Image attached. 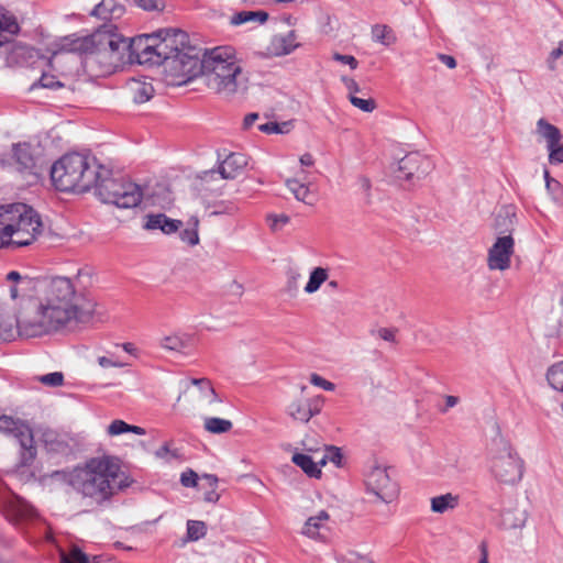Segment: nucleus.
<instances>
[{
    "label": "nucleus",
    "mask_w": 563,
    "mask_h": 563,
    "mask_svg": "<svg viewBox=\"0 0 563 563\" xmlns=\"http://www.w3.org/2000/svg\"><path fill=\"white\" fill-rule=\"evenodd\" d=\"M189 36L179 29H163L152 34L128 38L107 23L87 36L75 34L63 38L62 48L85 55L89 64H98L103 73H112L125 62L163 66L175 84H180V67L188 55Z\"/></svg>",
    "instance_id": "nucleus-1"
},
{
    "label": "nucleus",
    "mask_w": 563,
    "mask_h": 563,
    "mask_svg": "<svg viewBox=\"0 0 563 563\" xmlns=\"http://www.w3.org/2000/svg\"><path fill=\"white\" fill-rule=\"evenodd\" d=\"M33 317L16 319L20 329L31 328L32 334L53 332L73 324L88 323L96 312V301L78 290L75 282L65 276L37 279V297L31 301Z\"/></svg>",
    "instance_id": "nucleus-2"
},
{
    "label": "nucleus",
    "mask_w": 563,
    "mask_h": 563,
    "mask_svg": "<svg viewBox=\"0 0 563 563\" xmlns=\"http://www.w3.org/2000/svg\"><path fill=\"white\" fill-rule=\"evenodd\" d=\"M185 59L180 84L201 75L209 89L224 97L246 89L247 79L231 47H216L202 54L201 48L190 45Z\"/></svg>",
    "instance_id": "nucleus-3"
},
{
    "label": "nucleus",
    "mask_w": 563,
    "mask_h": 563,
    "mask_svg": "<svg viewBox=\"0 0 563 563\" xmlns=\"http://www.w3.org/2000/svg\"><path fill=\"white\" fill-rule=\"evenodd\" d=\"M120 466L110 456L89 460L84 467L75 468L68 475V484L84 497L97 504L109 500L117 492Z\"/></svg>",
    "instance_id": "nucleus-4"
},
{
    "label": "nucleus",
    "mask_w": 563,
    "mask_h": 563,
    "mask_svg": "<svg viewBox=\"0 0 563 563\" xmlns=\"http://www.w3.org/2000/svg\"><path fill=\"white\" fill-rule=\"evenodd\" d=\"M102 173H106V167L98 164L95 157L70 153L53 164L51 178L60 191L84 192L96 185Z\"/></svg>",
    "instance_id": "nucleus-5"
},
{
    "label": "nucleus",
    "mask_w": 563,
    "mask_h": 563,
    "mask_svg": "<svg viewBox=\"0 0 563 563\" xmlns=\"http://www.w3.org/2000/svg\"><path fill=\"white\" fill-rule=\"evenodd\" d=\"M489 470L494 478L505 485H515L523 476V460L499 433L493 439L489 449Z\"/></svg>",
    "instance_id": "nucleus-6"
},
{
    "label": "nucleus",
    "mask_w": 563,
    "mask_h": 563,
    "mask_svg": "<svg viewBox=\"0 0 563 563\" xmlns=\"http://www.w3.org/2000/svg\"><path fill=\"white\" fill-rule=\"evenodd\" d=\"M97 197L104 203H111L118 208L129 209L137 207L143 198L141 187L122 176H113L106 168L93 185Z\"/></svg>",
    "instance_id": "nucleus-7"
},
{
    "label": "nucleus",
    "mask_w": 563,
    "mask_h": 563,
    "mask_svg": "<svg viewBox=\"0 0 563 563\" xmlns=\"http://www.w3.org/2000/svg\"><path fill=\"white\" fill-rule=\"evenodd\" d=\"M365 489L374 496L373 501L391 503L399 495L398 483L391 478L388 467L372 465L364 475Z\"/></svg>",
    "instance_id": "nucleus-8"
},
{
    "label": "nucleus",
    "mask_w": 563,
    "mask_h": 563,
    "mask_svg": "<svg viewBox=\"0 0 563 563\" xmlns=\"http://www.w3.org/2000/svg\"><path fill=\"white\" fill-rule=\"evenodd\" d=\"M0 432L16 439L20 445V466H27L34 461L36 449L32 430L27 424L9 416H0Z\"/></svg>",
    "instance_id": "nucleus-9"
},
{
    "label": "nucleus",
    "mask_w": 563,
    "mask_h": 563,
    "mask_svg": "<svg viewBox=\"0 0 563 563\" xmlns=\"http://www.w3.org/2000/svg\"><path fill=\"white\" fill-rule=\"evenodd\" d=\"M13 224L14 230L41 232L42 221L33 208L25 203H12L0 207V222Z\"/></svg>",
    "instance_id": "nucleus-10"
},
{
    "label": "nucleus",
    "mask_w": 563,
    "mask_h": 563,
    "mask_svg": "<svg viewBox=\"0 0 563 563\" xmlns=\"http://www.w3.org/2000/svg\"><path fill=\"white\" fill-rule=\"evenodd\" d=\"M432 168L431 161L422 156L418 152H412L404 156L398 162V175L399 179L408 181L422 179Z\"/></svg>",
    "instance_id": "nucleus-11"
},
{
    "label": "nucleus",
    "mask_w": 563,
    "mask_h": 563,
    "mask_svg": "<svg viewBox=\"0 0 563 563\" xmlns=\"http://www.w3.org/2000/svg\"><path fill=\"white\" fill-rule=\"evenodd\" d=\"M515 250V240L508 235L498 236L488 250L487 265L489 269L506 271L510 267V258Z\"/></svg>",
    "instance_id": "nucleus-12"
},
{
    "label": "nucleus",
    "mask_w": 563,
    "mask_h": 563,
    "mask_svg": "<svg viewBox=\"0 0 563 563\" xmlns=\"http://www.w3.org/2000/svg\"><path fill=\"white\" fill-rule=\"evenodd\" d=\"M324 398L316 396L312 398H300L289 404L287 413L296 421L307 423L312 417L322 410Z\"/></svg>",
    "instance_id": "nucleus-13"
},
{
    "label": "nucleus",
    "mask_w": 563,
    "mask_h": 563,
    "mask_svg": "<svg viewBox=\"0 0 563 563\" xmlns=\"http://www.w3.org/2000/svg\"><path fill=\"white\" fill-rule=\"evenodd\" d=\"M41 232L14 230L13 224L0 222V249L9 245H30Z\"/></svg>",
    "instance_id": "nucleus-14"
},
{
    "label": "nucleus",
    "mask_w": 563,
    "mask_h": 563,
    "mask_svg": "<svg viewBox=\"0 0 563 563\" xmlns=\"http://www.w3.org/2000/svg\"><path fill=\"white\" fill-rule=\"evenodd\" d=\"M247 156L242 153H231L219 166V173L223 179H234L242 174L247 165Z\"/></svg>",
    "instance_id": "nucleus-15"
},
{
    "label": "nucleus",
    "mask_w": 563,
    "mask_h": 563,
    "mask_svg": "<svg viewBox=\"0 0 563 563\" xmlns=\"http://www.w3.org/2000/svg\"><path fill=\"white\" fill-rule=\"evenodd\" d=\"M183 227L180 220L170 219L164 213L148 214L144 229L146 230H161L165 234L177 232Z\"/></svg>",
    "instance_id": "nucleus-16"
},
{
    "label": "nucleus",
    "mask_w": 563,
    "mask_h": 563,
    "mask_svg": "<svg viewBox=\"0 0 563 563\" xmlns=\"http://www.w3.org/2000/svg\"><path fill=\"white\" fill-rule=\"evenodd\" d=\"M124 7L115 0H102L91 11V15L102 20L120 19L124 14Z\"/></svg>",
    "instance_id": "nucleus-17"
},
{
    "label": "nucleus",
    "mask_w": 563,
    "mask_h": 563,
    "mask_svg": "<svg viewBox=\"0 0 563 563\" xmlns=\"http://www.w3.org/2000/svg\"><path fill=\"white\" fill-rule=\"evenodd\" d=\"M42 441L47 451L55 453H66L69 450L68 438L66 434H59L54 430H45L42 433Z\"/></svg>",
    "instance_id": "nucleus-18"
},
{
    "label": "nucleus",
    "mask_w": 563,
    "mask_h": 563,
    "mask_svg": "<svg viewBox=\"0 0 563 563\" xmlns=\"http://www.w3.org/2000/svg\"><path fill=\"white\" fill-rule=\"evenodd\" d=\"M188 384L196 387L198 397L206 404L212 405L222 401L208 378H191Z\"/></svg>",
    "instance_id": "nucleus-19"
},
{
    "label": "nucleus",
    "mask_w": 563,
    "mask_h": 563,
    "mask_svg": "<svg viewBox=\"0 0 563 563\" xmlns=\"http://www.w3.org/2000/svg\"><path fill=\"white\" fill-rule=\"evenodd\" d=\"M500 525L505 529H520L526 525L527 514L517 507L506 509L500 515Z\"/></svg>",
    "instance_id": "nucleus-20"
},
{
    "label": "nucleus",
    "mask_w": 563,
    "mask_h": 563,
    "mask_svg": "<svg viewBox=\"0 0 563 563\" xmlns=\"http://www.w3.org/2000/svg\"><path fill=\"white\" fill-rule=\"evenodd\" d=\"M298 45L299 43L295 31L275 35L273 38V46L278 55H287L298 47Z\"/></svg>",
    "instance_id": "nucleus-21"
},
{
    "label": "nucleus",
    "mask_w": 563,
    "mask_h": 563,
    "mask_svg": "<svg viewBox=\"0 0 563 563\" xmlns=\"http://www.w3.org/2000/svg\"><path fill=\"white\" fill-rule=\"evenodd\" d=\"M537 132L545 140L548 148L558 145L562 137L560 130L543 118L537 122Z\"/></svg>",
    "instance_id": "nucleus-22"
},
{
    "label": "nucleus",
    "mask_w": 563,
    "mask_h": 563,
    "mask_svg": "<svg viewBox=\"0 0 563 563\" xmlns=\"http://www.w3.org/2000/svg\"><path fill=\"white\" fill-rule=\"evenodd\" d=\"M191 339L187 334H170L161 339L159 345L168 351L185 352L190 347Z\"/></svg>",
    "instance_id": "nucleus-23"
},
{
    "label": "nucleus",
    "mask_w": 563,
    "mask_h": 563,
    "mask_svg": "<svg viewBox=\"0 0 563 563\" xmlns=\"http://www.w3.org/2000/svg\"><path fill=\"white\" fill-rule=\"evenodd\" d=\"M132 99L135 103H144L154 95V87L150 82L133 79L129 84Z\"/></svg>",
    "instance_id": "nucleus-24"
},
{
    "label": "nucleus",
    "mask_w": 563,
    "mask_h": 563,
    "mask_svg": "<svg viewBox=\"0 0 563 563\" xmlns=\"http://www.w3.org/2000/svg\"><path fill=\"white\" fill-rule=\"evenodd\" d=\"M37 297V279H22L21 283L13 284L10 287V297L18 298H32Z\"/></svg>",
    "instance_id": "nucleus-25"
},
{
    "label": "nucleus",
    "mask_w": 563,
    "mask_h": 563,
    "mask_svg": "<svg viewBox=\"0 0 563 563\" xmlns=\"http://www.w3.org/2000/svg\"><path fill=\"white\" fill-rule=\"evenodd\" d=\"M12 151L15 163L20 169H31L34 167V158L29 144H14Z\"/></svg>",
    "instance_id": "nucleus-26"
},
{
    "label": "nucleus",
    "mask_w": 563,
    "mask_h": 563,
    "mask_svg": "<svg viewBox=\"0 0 563 563\" xmlns=\"http://www.w3.org/2000/svg\"><path fill=\"white\" fill-rule=\"evenodd\" d=\"M287 188L294 194L297 200L302 201L309 206L314 205L316 196L311 194L309 187L297 179H287Z\"/></svg>",
    "instance_id": "nucleus-27"
},
{
    "label": "nucleus",
    "mask_w": 563,
    "mask_h": 563,
    "mask_svg": "<svg viewBox=\"0 0 563 563\" xmlns=\"http://www.w3.org/2000/svg\"><path fill=\"white\" fill-rule=\"evenodd\" d=\"M459 496L451 493L431 498V510L437 514H444L448 510L456 508Z\"/></svg>",
    "instance_id": "nucleus-28"
},
{
    "label": "nucleus",
    "mask_w": 563,
    "mask_h": 563,
    "mask_svg": "<svg viewBox=\"0 0 563 563\" xmlns=\"http://www.w3.org/2000/svg\"><path fill=\"white\" fill-rule=\"evenodd\" d=\"M19 30V24L14 18L7 16L0 12V47L9 43Z\"/></svg>",
    "instance_id": "nucleus-29"
},
{
    "label": "nucleus",
    "mask_w": 563,
    "mask_h": 563,
    "mask_svg": "<svg viewBox=\"0 0 563 563\" xmlns=\"http://www.w3.org/2000/svg\"><path fill=\"white\" fill-rule=\"evenodd\" d=\"M328 519L329 514L324 510L319 511L317 516L308 518L302 528V534L311 539H318L320 537L319 530L321 525Z\"/></svg>",
    "instance_id": "nucleus-30"
},
{
    "label": "nucleus",
    "mask_w": 563,
    "mask_h": 563,
    "mask_svg": "<svg viewBox=\"0 0 563 563\" xmlns=\"http://www.w3.org/2000/svg\"><path fill=\"white\" fill-rule=\"evenodd\" d=\"M291 461L299 466L308 476L310 477H320L321 470L318 464L313 462L311 456L302 453H295L291 457Z\"/></svg>",
    "instance_id": "nucleus-31"
},
{
    "label": "nucleus",
    "mask_w": 563,
    "mask_h": 563,
    "mask_svg": "<svg viewBox=\"0 0 563 563\" xmlns=\"http://www.w3.org/2000/svg\"><path fill=\"white\" fill-rule=\"evenodd\" d=\"M268 19V13L265 11H241L232 16V24L241 25L247 22L264 23Z\"/></svg>",
    "instance_id": "nucleus-32"
},
{
    "label": "nucleus",
    "mask_w": 563,
    "mask_h": 563,
    "mask_svg": "<svg viewBox=\"0 0 563 563\" xmlns=\"http://www.w3.org/2000/svg\"><path fill=\"white\" fill-rule=\"evenodd\" d=\"M232 422L228 419L207 417L203 420L205 430L212 434L227 433L232 429Z\"/></svg>",
    "instance_id": "nucleus-33"
},
{
    "label": "nucleus",
    "mask_w": 563,
    "mask_h": 563,
    "mask_svg": "<svg viewBox=\"0 0 563 563\" xmlns=\"http://www.w3.org/2000/svg\"><path fill=\"white\" fill-rule=\"evenodd\" d=\"M198 227H199L198 218L191 217L187 221L186 228L184 230H181L179 233L180 240L190 246L197 245L199 243Z\"/></svg>",
    "instance_id": "nucleus-34"
},
{
    "label": "nucleus",
    "mask_w": 563,
    "mask_h": 563,
    "mask_svg": "<svg viewBox=\"0 0 563 563\" xmlns=\"http://www.w3.org/2000/svg\"><path fill=\"white\" fill-rule=\"evenodd\" d=\"M372 37L385 46H390L396 42V35L391 27L385 24H376L372 27Z\"/></svg>",
    "instance_id": "nucleus-35"
},
{
    "label": "nucleus",
    "mask_w": 563,
    "mask_h": 563,
    "mask_svg": "<svg viewBox=\"0 0 563 563\" xmlns=\"http://www.w3.org/2000/svg\"><path fill=\"white\" fill-rule=\"evenodd\" d=\"M200 481L205 483L202 487L206 486L208 488L203 494V500L207 503H217L220 498V495L216 490L219 482L218 477L213 474H203Z\"/></svg>",
    "instance_id": "nucleus-36"
},
{
    "label": "nucleus",
    "mask_w": 563,
    "mask_h": 563,
    "mask_svg": "<svg viewBox=\"0 0 563 563\" xmlns=\"http://www.w3.org/2000/svg\"><path fill=\"white\" fill-rule=\"evenodd\" d=\"M547 379L553 389L563 393V361L549 367Z\"/></svg>",
    "instance_id": "nucleus-37"
},
{
    "label": "nucleus",
    "mask_w": 563,
    "mask_h": 563,
    "mask_svg": "<svg viewBox=\"0 0 563 563\" xmlns=\"http://www.w3.org/2000/svg\"><path fill=\"white\" fill-rule=\"evenodd\" d=\"M328 272L322 267H316L309 276V280L305 287V291L308 294L316 292L320 286L327 280Z\"/></svg>",
    "instance_id": "nucleus-38"
},
{
    "label": "nucleus",
    "mask_w": 563,
    "mask_h": 563,
    "mask_svg": "<svg viewBox=\"0 0 563 563\" xmlns=\"http://www.w3.org/2000/svg\"><path fill=\"white\" fill-rule=\"evenodd\" d=\"M207 533V525L200 520L187 521V539L189 541H198Z\"/></svg>",
    "instance_id": "nucleus-39"
},
{
    "label": "nucleus",
    "mask_w": 563,
    "mask_h": 563,
    "mask_svg": "<svg viewBox=\"0 0 563 563\" xmlns=\"http://www.w3.org/2000/svg\"><path fill=\"white\" fill-rule=\"evenodd\" d=\"M62 563H89V556L78 547H73L68 553L62 554Z\"/></svg>",
    "instance_id": "nucleus-40"
},
{
    "label": "nucleus",
    "mask_w": 563,
    "mask_h": 563,
    "mask_svg": "<svg viewBox=\"0 0 563 563\" xmlns=\"http://www.w3.org/2000/svg\"><path fill=\"white\" fill-rule=\"evenodd\" d=\"M290 126H291L290 122H283V123L266 122V123L260 124L257 126V129L261 132L267 133V134H272V133L284 134V133H288L290 131Z\"/></svg>",
    "instance_id": "nucleus-41"
},
{
    "label": "nucleus",
    "mask_w": 563,
    "mask_h": 563,
    "mask_svg": "<svg viewBox=\"0 0 563 563\" xmlns=\"http://www.w3.org/2000/svg\"><path fill=\"white\" fill-rule=\"evenodd\" d=\"M516 214L510 207L505 208L500 211L496 218V228L499 229L501 227L506 228V231L512 229L515 223Z\"/></svg>",
    "instance_id": "nucleus-42"
},
{
    "label": "nucleus",
    "mask_w": 563,
    "mask_h": 563,
    "mask_svg": "<svg viewBox=\"0 0 563 563\" xmlns=\"http://www.w3.org/2000/svg\"><path fill=\"white\" fill-rule=\"evenodd\" d=\"M349 100L354 107L358 108L360 110H362L364 112H372L376 108L375 100L371 99V98L363 99V98L356 97L355 95H349Z\"/></svg>",
    "instance_id": "nucleus-43"
},
{
    "label": "nucleus",
    "mask_w": 563,
    "mask_h": 563,
    "mask_svg": "<svg viewBox=\"0 0 563 563\" xmlns=\"http://www.w3.org/2000/svg\"><path fill=\"white\" fill-rule=\"evenodd\" d=\"M36 87H42V88H48V89H58L60 87H63V84L57 80L55 78V76L53 75H48V74H43L38 80V82H34L32 86H31V89H34Z\"/></svg>",
    "instance_id": "nucleus-44"
},
{
    "label": "nucleus",
    "mask_w": 563,
    "mask_h": 563,
    "mask_svg": "<svg viewBox=\"0 0 563 563\" xmlns=\"http://www.w3.org/2000/svg\"><path fill=\"white\" fill-rule=\"evenodd\" d=\"M38 382H41L45 386L59 387L64 383V375L62 372L48 373L40 376Z\"/></svg>",
    "instance_id": "nucleus-45"
},
{
    "label": "nucleus",
    "mask_w": 563,
    "mask_h": 563,
    "mask_svg": "<svg viewBox=\"0 0 563 563\" xmlns=\"http://www.w3.org/2000/svg\"><path fill=\"white\" fill-rule=\"evenodd\" d=\"M200 478L198 477L197 473L192 470H187L181 473L180 475V483L185 487H198L199 489L202 488V484H199L198 481Z\"/></svg>",
    "instance_id": "nucleus-46"
},
{
    "label": "nucleus",
    "mask_w": 563,
    "mask_h": 563,
    "mask_svg": "<svg viewBox=\"0 0 563 563\" xmlns=\"http://www.w3.org/2000/svg\"><path fill=\"white\" fill-rule=\"evenodd\" d=\"M108 434L111 437L120 435L122 433L129 432V423L123 420L117 419L113 420L108 427Z\"/></svg>",
    "instance_id": "nucleus-47"
},
{
    "label": "nucleus",
    "mask_w": 563,
    "mask_h": 563,
    "mask_svg": "<svg viewBox=\"0 0 563 563\" xmlns=\"http://www.w3.org/2000/svg\"><path fill=\"white\" fill-rule=\"evenodd\" d=\"M563 57V40L559 42L558 47L552 49L547 58V65L550 70L556 69V59Z\"/></svg>",
    "instance_id": "nucleus-48"
},
{
    "label": "nucleus",
    "mask_w": 563,
    "mask_h": 563,
    "mask_svg": "<svg viewBox=\"0 0 563 563\" xmlns=\"http://www.w3.org/2000/svg\"><path fill=\"white\" fill-rule=\"evenodd\" d=\"M549 162L551 164H562L563 163V144L558 143L553 147H549Z\"/></svg>",
    "instance_id": "nucleus-49"
},
{
    "label": "nucleus",
    "mask_w": 563,
    "mask_h": 563,
    "mask_svg": "<svg viewBox=\"0 0 563 563\" xmlns=\"http://www.w3.org/2000/svg\"><path fill=\"white\" fill-rule=\"evenodd\" d=\"M310 383L317 387H320L327 391H333L335 389V385L327 379H324L323 377H321L320 375L313 373L311 374L310 376Z\"/></svg>",
    "instance_id": "nucleus-50"
},
{
    "label": "nucleus",
    "mask_w": 563,
    "mask_h": 563,
    "mask_svg": "<svg viewBox=\"0 0 563 563\" xmlns=\"http://www.w3.org/2000/svg\"><path fill=\"white\" fill-rule=\"evenodd\" d=\"M340 563H374V561L367 555L352 552L346 556H342Z\"/></svg>",
    "instance_id": "nucleus-51"
},
{
    "label": "nucleus",
    "mask_w": 563,
    "mask_h": 563,
    "mask_svg": "<svg viewBox=\"0 0 563 563\" xmlns=\"http://www.w3.org/2000/svg\"><path fill=\"white\" fill-rule=\"evenodd\" d=\"M328 451H329V454L322 456V459L320 460V464L324 465L327 459H329L330 461H332L335 464H339L342 459V454H341L340 450L338 448L330 446L328 449Z\"/></svg>",
    "instance_id": "nucleus-52"
},
{
    "label": "nucleus",
    "mask_w": 563,
    "mask_h": 563,
    "mask_svg": "<svg viewBox=\"0 0 563 563\" xmlns=\"http://www.w3.org/2000/svg\"><path fill=\"white\" fill-rule=\"evenodd\" d=\"M333 59H335L336 62H340L342 64L349 65L352 69H355L358 65V62L352 55H342V54L335 53L333 55Z\"/></svg>",
    "instance_id": "nucleus-53"
},
{
    "label": "nucleus",
    "mask_w": 563,
    "mask_h": 563,
    "mask_svg": "<svg viewBox=\"0 0 563 563\" xmlns=\"http://www.w3.org/2000/svg\"><path fill=\"white\" fill-rule=\"evenodd\" d=\"M547 190L556 199H560L562 192V186L556 179L547 181Z\"/></svg>",
    "instance_id": "nucleus-54"
},
{
    "label": "nucleus",
    "mask_w": 563,
    "mask_h": 563,
    "mask_svg": "<svg viewBox=\"0 0 563 563\" xmlns=\"http://www.w3.org/2000/svg\"><path fill=\"white\" fill-rule=\"evenodd\" d=\"M135 5L142 8L145 11H154L158 10V4L156 0H132Z\"/></svg>",
    "instance_id": "nucleus-55"
},
{
    "label": "nucleus",
    "mask_w": 563,
    "mask_h": 563,
    "mask_svg": "<svg viewBox=\"0 0 563 563\" xmlns=\"http://www.w3.org/2000/svg\"><path fill=\"white\" fill-rule=\"evenodd\" d=\"M342 81L344 82L346 89L349 90V95H354L360 91V87L354 79L343 76Z\"/></svg>",
    "instance_id": "nucleus-56"
},
{
    "label": "nucleus",
    "mask_w": 563,
    "mask_h": 563,
    "mask_svg": "<svg viewBox=\"0 0 563 563\" xmlns=\"http://www.w3.org/2000/svg\"><path fill=\"white\" fill-rule=\"evenodd\" d=\"M22 279H32L26 275H21L19 272L12 271L7 274V280L12 282L13 284L21 283Z\"/></svg>",
    "instance_id": "nucleus-57"
},
{
    "label": "nucleus",
    "mask_w": 563,
    "mask_h": 563,
    "mask_svg": "<svg viewBox=\"0 0 563 563\" xmlns=\"http://www.w3.org/2000/svg\"><path fill=\"white\" fill-rule=\"evenodd\" d=\"M378 335L380 339H383L385 341H388V342L395 341V331L391 329L382 328L378 330Z\"/></svg>",
    "instance_id": "nucleus-58"
},
{
    "label": "nucleus",
    "mask_w": 563,
    "mask_h": 563,
    "mask_svg": "<svg viewBox=\"0 0 563 563\" xmlns=\"http://www.w3.org/2000/svg\"><path fill=\"white\" fill-rule=\"evenodd\" d=\"M98 364L103 367V368H107V367H120L122 366L120 363H117L106 356H100L98 357Z\"/></svg>",
    "instance_id": "nucleus-59"
},
{
    "label": "nucleus",
    "mask_w": 563,
    "mask_h": 563,
    "mask_svg": "<svg viewBox=\"0 0 563 563\" xmlns=\"http://www.w3.org/2000/svg\"><path fill=\"white\" fill-rule=\"evenodd\" d=\"M439 59L451 69L456 67V60L451 55L439 54Z\"/></svg>",
    "instance_id": "nucleus-60"
},
{
    "label": "nucleus",
    "mask_w": 563,
    "mask_h": 563,
    "mask_svg": "<svg viewBox=\"0 0 563 563\" xmlns=\"http://www.w3.org/2000/svg\"><path fill=\"white\" fill-rule=\"evenodd\" d=\"M300 277V274L296 273V272H291L290 275H289V278H288V289L291 290V291H296L297 288H298V278Z\"/></svg>",
    "instance_id": "nucleus-61"
},
{
    "label": "nucleus",
    "mask_w": 563,
    "mask_h": 563,
    "mask_svg": "<svg viewBox=\"0 0 563 563\" xmlns=\"http://www.w3.org/2000/svg\"><path fill=\"white\" fill-rule=\"evenodd\" d=\"M358 185H360V188L366 194L368 195L369 190H371V180L365 177V176H361L358 177Z\"/></svg>",
    "instance_id": "nucleus-62"
},
{
    "label": "nucleus",
    "mask_w": 563,
    "mask_h": 563,
    "mask_svg": "<svg viewBox=\"0 0 563 563\" xmlns=\"http://www.w3.org/2000/svg\"><path fill=\"white\" fill-rule=\"evenodd\" d=\"M459 398L456 396H445V407L442 409L443 412H445L449 408L454 407L457 405Z\"/></svg>",
    "instance_id": "nucleus-63"
},
{
    "label": "nucleus",
    "mask_w": 563,
    "mask_h": 563,
    "mask_svg": "<svg viewBox=\"0 0 563 563\" xmlns=\"http://www.w3.org/2000/svg\"><path fill=\"white\" fill-rule=\"evenodd\" d=\"M258 119V114L257 113H249L245 118H244V122H243V125L244 128H250L252 126L255 121Z\"/></svg>",
    "instance_id": "nucleus-64"
}]
</instances>
